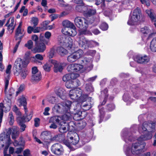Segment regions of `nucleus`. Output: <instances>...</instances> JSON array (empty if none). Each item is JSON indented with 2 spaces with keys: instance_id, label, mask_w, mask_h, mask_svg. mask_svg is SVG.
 Here are the masks:
<instances>
[{
  "instance_id": "obj_40",
  "label": "nucleus",
  "mask_w": 156,
  "mask_h": 156,
  "mask_svg": "<svg viewBox=\"0 0 156 156\" xmlns=\"http://www.w3.org/2000/svg\"><path fill=\"white\" fill-rule=\"evenodd\" d=\"M65 125H61L59 128V131L62 133L66 132L68 130V125L65 123Z\"/></svg>"
},
{
  "instance_id": "obj_38",
  "label": "nucleus",
  "mask_w": 156,
  "mask_h": 156,
  "mask_svg": "<svg viewBox=\"0 0 156 156\" xmlns=\"http://www.w3.org/2000/svg\"><path fill=\"white\" fill-rule=\"evenodd\" d=\"M60 136V135H55L52 137H50L49 141H46V142H45V143H46V145H48L52 141H59Z\"/></svg>"
},
{
  "instance_id": "obj_26",
  "label": "nucleus",
  "mask_w": 156,
  "mask_h": 156,
  "mask_svg": "<svg viewBox=\"0 0 156 156\" xmlns=\"http://www.w3.org/2000/svg\"><path fill=\"white\" fill-rule=\"evenodd\" d=\"M55 92L56 94L62 99H65V95L66 94V91L63 88L56 87L55 89Z\"/></svg>"
},
{
  "instance_id": "obj_21",
  "label": "nucleus",
  "mask_w": 156,
  "mask_h": 156,
  "mask_svg": "<svg viewBox=\"0 0 156 156\" xmlns=\"http://www.w3.org/2000/svg\"><path fill=\"white\" fill-rule=\"evenodd\" d=\"M0 141H3L4 143L7 145H9L11 144V140L10 137V135L8 132V131L6 134L3 133L0 134Z\"/></svg>"
},
{
  "instance_id": "obj_42",
  "label": "nucleus",
  "mask_w": 156,
  "mask_h": 156,
  "mask_svg": "<svg viewBox=\"0 0 156 156\" xmlns=\"http://www.w3.org/2000/svg\"><path fill=\"white\" fill-rule=\"evenodd\" d=\"M96 12L95 10L93 9H89L85 12L84 15L87 17L90 16L94 14Z\"/></svg>"
},
{
  "instance_id": "obj_6",
  "label": "nucleus",
  "mask_w": 156,
  "mask_h": 156,
  "mask_svg": "<svg viewBox=\"0 0 156 156\" xmlns=\"http://www.w3.org/2000/svg\"><path fill=\"white\" fill-rule=\"evenodd\" d=\"M141 13L140 9L137 8L134 10L132 13H131L129 16L127 22L129 25H133L136 24L140 19Z\"/></svg>"
},
{
  "instance_id": "obj_43",
  "label": "nucleus",
  "mask_w": 156,
  "mask_h": 156,
  "mask_svg": "<svg viewBox=\"0 0 156 156\" xmlns=\"http://www.w3.org/2000/svg\"><path fill=\"white\" fill-rule=\"evenodd\" d=\"M51 63L49 62V61L48 62L46 63L43 66L44 70L46 72H49L50 71L51 68L52 66Z\"/></svg>"
},
{
  "instance_id": "obj_59",
  "label": "nucleus",
  "mask_w": 156,
  "mask_h": 156,
  "mask_svg": "<svg viewBox=\"0 0 156 156\" xmlns=\"http://www.w3.org/2000/svg\"><path fill=\"white\" fill-rule=\"evenodd\" d=\"M123 99L125 101H127L129 99V97L127 93H125L123 96Z\"/></svg>"
},
{
  "instance_id": "obj_31",
  "label": "nucleus",
  "mask_w": 156,
  "mask_h": 156,
  "mask_svg": "<svg viewBox=\"0 0 156 156\" xmlns=\"http://www.w3.org/2000/svg\"><path fill=\"white\" fill-rule=\"evenodd\" d=\"M50 133L48 131H44L42 132L41 135V138L46 141H49L50 137Z\"/></svg>"
},
{
  "instance_id": "obj_5",
  "label": "nucleus",
  "mask_w": 156,
  "mask_h": 156,
  "mask_svg": "<svg viewBox=\"0 0 156 156\" xmlns=\"http://www.w3.org/2000/svg\"><path fill=\"white\" fill-rule=\"evenodd\" d=\"M79 34L78 41L80 47L86 48L87 47H91L99 45L98 43L93 41H89L84 37L83 34Z\"/></svg>"
},
{
  "instance_id": "obj_29",
  "label": "nucleus",
  "mask_w": 156,
  "mask_h": 156,
  "mask_svg": "<svg viewBox=\"0 0 156 156\" xmlns=\"http://www.w3.org/2000/svg\"><path fill=\"white\" fill-rule=\"evenodd\" d=\"M108 90L107 88L105 89L103 91H101V97L100 99L101 100L104 99L102 103V105H104L106 102V99L108 96Z\"/></svg>"
},
{
  "instance_id": "obj_62",
  "label": "nucleus",
  "mask_w": 156,
  "mask_h": 156,
  "mask_svg": "<svg viewBox=\"0 0 156 156\" xmlns=\"http://www.w3.org/2000/svg\"><path fill=\"white\" fill-rule=\"evenodd\" d=\"M34 126L35 127H37L39 125L40 123V119L38 118H36L34 120Z\"/></svg>"
},
{
  "instance_id": "obj_16",
  "label": "nucleus",
  "mask_w": 156,
  "mask_h": 156,
  "mask_svg": "<svg viewBox=\"0 0 156 156\" xmlns=\"http://www.w3.org/2000/svg\"><path fill=\"white\" fill-rule=\"evenodd\" d=\"M12 67L11 65L9 64L8 65L6 68V74L5 75V92H6V90L7 89L9 83V81L10 79V74L11 73V69Z\"/></svg>"
},
{
  "instance_id": "obj_1",
  "label": "nucleus",
  "mask_w": 156,
  "mask_h": 156,
  "mask_svg": "<svg viewBox=\"0 0 156 156\" xmlns=\"http://www.w3.org/2000/svg\"><path fill=\"white\" fill-rule=\"evenodd\" d=\"M152 137L151 134H149L147 136H144L142 135L137 139V141L133 143L131 147V152L130 149L128 145L126 144L124 145V150L127 156H150V153L147 152L143 155L140 156L139 155L140 154L142 150L144 148L145 144L144 141V140L151 139Z\"/></svg>"
},
{
  "instance_id": "obj_9",
  "label": "nucleus",
  "mask_w": 156,
  "mask_h": 156,
  "mask_svg": "<svg viewBox=\"0 0 156 156\" xmlns=\"http://www.w3.org/2000/svg\"><path fill=\"white\" fill-rule=\"evenodd\" d=\"M84 56V52L81 49L74 52L69 55L67 58V61L69 62H76Z\"/></svg>"
},
{
  "instance_id": "obj_46",
  "label": "nucleus",
  "mask_w": 156,
  "mask_h": 156,
  "mask_svg": "<svg viewBox=\"0 0 156 156\" xmlns=\"http://www.w3.org/2000/svg\"><path fill=\"white\" fill-rule=\"evenodd\" d=\"M101 106L100 105L98 106V108L100 113V120L99 121V123H100L102 121V119L104 117V112H103V109L102 108H101Z\"/></svg>"
},
{
  "instance_id": "obj_58",
  "label": "nucleus",
  "mask_w": 156,
  "mask_h": 156,
  "mask_svg": "<svg viewBox=\"0 0 156 156\" xmlns=\"http://www.w3.org/2000/svg\"><path fill=\"white\" fill-rule=\"evenodd\" d=\"M73 83L72 81H69L66 82V87L69 89L72 88H74V86L72 84Z\"/></svg>"
},
{
  "instance_id": "obj_45",
  "label": "nucleus",
  "mask_w": 156,
  "mask_h": 156,
  "mask_svg": "<svg viewBox=\"0 0 156 156\" xmlns=\"http://www.w3.org/2000/svg\"><path fill=\"white\" fill-rule=\"evenodd\" d=\"M41 76L40 73H37L36 74L33 75L31 77V80L33 81H37L41 79Z\"/></svg>"
},
{
  "instance_id": "obj_19",
  "label": "nucleus",
  "mask_w": 156,
  "mask_h": 156,
  "mask_svg": "<svg viewBox=\"0 0 156 156\" xmlns=\"http://www.w3.org/2000/svg\"><path fill=\"white\" fill-rule=\"evenodd\" d=\"M140 32L142 33V40L145 42L148 38L149 36L151 34V31L148 27H145L141 29Z\"/></svg>"
},
{
  "instance_id": "obj_23",
  "label": "nucleus",
  "mask_w": 156,
  "mask_h": 156,
  "mask_svg": "<svg viewBox=\"0 0 156 156\" xmlns=\"http://www.w3.org/2000/svg\"><path fill=\"white\" fill-rule=\"evenodd\" d=\"M79 76V74L75 73H71L64 75L62 78V80L64 82H67L71 80L72 79L76 78Z\"/></svg>"
},
{
  "instance_id": "obj_15",
  "label": "nucleus",
  "mask_w": 156,
  "mask_h": 156,
  "mask_svg": "<svg viewBox=\"0 0 156 156\" xmlns=\"http://www.w3.org/2000/svg\"><path fill=\"white\" fill-rule=\"evenodd\" d=\"M67 136L70 142L73 145H76L78 142L79 138L78 135L76 133L70 132L68 133Z\"/></svg>"
},
{
  "instance_id": "obj_12",
  "label": "nucleus",
  "mask_w": 156,
  "mask_h": 156,
  "mask_svg": "<svg viewBox=\"0 0 156 156\" xmlns=\"http://www.w3.org/2000/svg\"><path fill=\"white\" fill-rule=\"evenodd\" d=\"M133 59L135 61L138 63L145 64L148 63L150 61L149 56L146 55H135L133 57Z\"/></svg>"
},
{
  "instance_id": "obj_27",
  "label": "nucleus",
  "mask_w": 156,
  "mask_h": 156,
  "mask_svg": "<svg viewBox=\"0 0 156 156\" xmlns=\"http://www.w3.org/2000/svg\"><path fill=\"white\" fill-rule=\"evenodd\" d=\"M5 26L8 27V30L9 31L12 30L13 31L15 26L14 18H9Z\"/></svg>"
},
{
  "instance_id": "obj_54",
  "label": "nucleus",
  "mask_w": 156,
  "mask_h": 156,
  "mask_svg": "<svg viewBox=\"0 0 156 156\" xmlns=\"http://www.w3.org/2000/svg\"><path fill=\"white\" fill-rule=\"evenodd\" d=\"M100 28L103 30H106L108 28V25L106 23H102L100 26Z\"/></svg>"
},
{
  "instance_id": "obj_18",
  "label": "nucleus",
  "mask_w": 156,
  "mask_h": 156,
  "mask_svg": "<svg viewBox=\"0 0 156 156\" xmlns=\"http://www.w3.org/2000/svg\"><path fill=\"white\" fill-rule=\"evenodd\" d=\"M8 131L10 134L12 133V139L15 140L18 137L19 131L18 127L17 126H13L12 128H9Z\"/></svg>"
},
{
  "instance_id": "obj_49",
  "label": "nucleus",
  "mask_w": 156,
  "mask_h": 156,
  "mask_svg": "<svg viewBox=\"0 0 156 156\" xmlns=\"http://www.w3.org/2000/svg\"><path fill=\"white\" fill-rule=\"evenodd\" d=\"M67 70L71 73L75 72L74 71V64H72L68 66L67 68Z\"/></svg>"
},
{
  "instance_id": "obj_35",
  "label": "nucleus",
  "mask_w": 156,
  "mask_h": 156,
  "mask_svg": "<svg viewBox=\"0 0 156 156\" xmlns=\"http://www.w3.org/2000/svg\"><path fill=\"white\" fill-rule=\"evenodd\" d=\"M22 25V23L20 22L18 27L16 33V39H17L18 37L20 34H24V31L23 30L21 29V26Z\"/></svg>"
},
{
  "instance_id": "obj_41",
  "label": "nucleus",
  "mask_w": 156,
  "mask_h": 156,
  "mask_svg": "<svg viewBox=\"0 0 156 156\" xmlns=\"http://www.w3.org/2000/svg\"><path fill=\"white\" fill-rule=\"evenodd\" d=\"M74 66L75 72H81L83 68V65L77 63L74 64Z\"/></svg>"
},
{
  "instance_id": "obj_57",
  "label": "nucleus",
  "mask_w": 156,
  "mask_h": 156,
  "mask_svg": "<svg viewBox=\"0 0 156 156\" xmlns=\"http://www.w3.org/2000/svg\"><path fill=\"white\" fill-rule=\"evenodd\" d=\"M25 46L29 49H30L32 48L33 42L32 41L30 40L28 41L27 43L25 44Z\"/></svg>"
},
{
  "instance_id": "obj_36",
  "label": "nucleus",
  "mask_w": 156,
  "mask_h": 156,
  "mask_svg": "<svg viewBox=\"0 0 156 156\" xmlns=\"http://www.w3.org/2000/svg\"><path fill=\"white\" fill-rule=\"evenodd\" d=\"M151 50L153 52H156V37L154 38L151 42Z\"/></svg>"
},
{
  "instance_id": "obj_52",
  "label": "nucleus",
  "mask_w": 156,
  "mask_h": 156,
  "mask_svg": "<svg viewBox=\"0 0 156 156\" xmlns=\"http://www.w3.org/2000/svg\"><path fill=\"white\" fill-rule=\"evenodd\" d=\"M48 101L51 104H54L56 101V98L53 96H50L47 98Z\"/></svg>"
},
{
  "instance_id": "obj_50",
  "label": "nucleus",
  "mask_w": 156,
  "mask_h": 156,
  "mask_svg": "<svg viewBox=\"0 0 156 156\" xmlns=\"http://www.w3.org/2000/svg\"><path fill=\"white\" fill-rule=\"evenodd\" d=\"M31 21L34 24V26L35 27L38 24V19L37 17H33L31 18Z\"/></svg>"
},
{
  "instance_id": "obj_64",
  "label": "nucleus",
  "mask_w": 156,
  "mask_h": 156,
  "mask_svg": "<svg viewBox=\"0 0 156 156\" xmlns=\"http://www.w3.org/2000/svg\"><path fill=\"white\" fill-rule=\"evenodd\" d=\"M32 73L33 75L39 73L38 72L37 68L36 67H34L32 69Z\"/></svg>"
},
{
  "instance_id": "obj_17",
  "label": "nucleus",
  "mask_w": 156,
  "mask_h": 156,
  "mask_svg": "<svg viewBox=\"0 0 156 156\" xmlns=\"http://www.w3.org/2000/svg\"><path fill=\"white\" fill-rule=\"evenodd\" d=\"M49 62L54 65V71L55 72H61L62 71L63 68L61 63L52 59L49 60Z\"/></svg>"
},
{
  "instance_id": "obj_55",
  "label": "nucleus",
  "mask_w": 156,
  "mask_h": 156,
  "mask_svg": "<svg viewBox=\"0 0 156 156\" xmlns=\"http://www.w3.org/2000/svg\"><path fill=\"white\" fill-rule=\"evenodd\" d=\"M12 110L13 111L15 112L16 114L18 115H21V113L19 111V109L16 105H14L13 108Z\"/></svg>"
},
{
  "instance_id": "obj_56",
  "label": "nucleus",
  "mask_w": 156,
  "mask_h": 156,
  "mask_svg": "<svg viewBox=\"0 0 156 156\" xmlns=\"http://www.w3.org/2000/svg\"><path fill=\"white\" fill-rule=\"evenodd\" d=\"M115 108V106L114 104L111 103L108 104L107 106L106 109L109 111H112Z\"/></svg>"
},
{
  "instance_id": "obj_33",
  "label": "nucleus",
  "mask_w": 156,
  "mask_h": 156,
  "mask_svg": "<svg viewBox=\"0 0 156 156\" xmlns=\"http://www.w3.org/2000/svg\"><path fill=\"white\" fill-rule=\"evenodd\" d=\"M58 53L61 55L63 56L66 55L68 53V51L62 47H58L57 48Z\"/></svg>"
},
{
  "instance_id": "obj_24",
  "label": "nucleus",
  "mask_w": 156,
  "mask_h": 156,
  "mask_svg": "<svg viewBox=\"0 0 156 156\" xmlns=\"http://www.w3.org/2000/svg\"><path fill=\"white\" fill-rule=\"evenodd\" d=\"M146 13L150 17L151 21L154 23V24L156 29V15L152 9H147L146 10Z\"/></svg>"
},
{
  "instance_id": "obj_47",
  "label": "nucleus",
  "mask_w": 156,
  "mask_h": 156,
  "mask_svg": "<svg viewBox=\"0 0 156 156\" xmlns=\"http://www.w3.org/2000/svg\"><path fill=\"white\" fill-rule=\"evenodd\" d=\"M85 89L87 92L89 93L93 92L94 91V89L91 83L86 84Z\"/></svg>"
},
{
  "instance_id": "obj_39",
  "label": "nucleus",
  "mask_w": 156,
  "mask_h": 156,
  "mask_svg": "<svg viewBox=\"0 0 156 156\" xmlns=\"http://www.w3.org/2000/svg\"><path fill=\"white\" fill-rule=\"evenodd\" d=\"M62 119V117L55 116L51 117L50 119V122H56L57 123L61 122V120Z\"/></svg>"
},
{
  "instance_id": "obj_4",
  "label": "nucleus",
  "mask_w": 156,
  "mask_h": 156,
  "mask_svg": "<svg viewBox=\"0 0 156 156\" xmlns=\"http://www.w3.org/2000/svg\"><path fill=\"white\" fill-rule=\"evenodd\" d=\"M75 25L80 29L79 33L81 34H87L90 33V32L87 30L88 26V21L83 17H77L74 20Z\"/></svg>"
},
{
  "instance_id": "obj_2",
  "label": "nucleus",
  "mask_w": 156,
  "mask_h": 156,
  "mask_svg": "<svg viewBox=\"0 0 156 156\" xmlns=\"http://www.w3.org/2000/svg\"><path fill=\"white\" fill-rule=\"evenodd\" d=\"M28 64V62L27 61H23L21 58H17L14 65V69L16 72L15 74L17 76L20 75L21 79H24L28 74V72L25 69H22L23 67H25Z\"/></svg>"
},
{
  "instance_id": "obj_11",
  "label": "nucleus",
  "mask_w": 156,
  "mask_h": 156,
  "mask_svg": "<svg viewBox=\"0 0 156 156\" xmlns=\"http://www.w3.org/2000/svg\"><path fill=\"white\" fill-rule=\"evenodd\" d=\"M71 104V102L70 101H66L67 109L65 110L64 113H62L64 114L62 116V120L66 121L69 120L71 118V114H73L72 112H73L70 111V110Z\"/></svg>"
},
{
  "instance_id": "obj_32",
  "label": "nucleus",
  "mask_w": 156,
  "mask_h": 156,
  "mask_svg": "<svg viewBox=\"0 0 156 156\" xmlns=\"http://www.w3.org/2000/svg\"><path fill=\"white\" fill-rule=\"evenodd\" d=\"M19 100L20 101V105H23L24 107L25 114H27V110L26 106L27 102L26 98L24 97H22L19 98Z\"/></svg>"
},
{
  "instance_id": "obj_20",
  "label": "nucleus",
  "mask_w": 156,
  "mask_h": 156,
  "mask_svg": "<svg viewBox=\"0 0 156 156\" xmlns=\"http://www.w3.org/2000/svg\"><path fill=\"white\" fill-rule=\"evenodd\" d=\"M62 32L64 35L73 37L76 35V32L75 30V27L66 29L63 28L62 30Z\"/></svg>"
},
{
  "instance_id": "obj_7",
  "label": "nucleus",
  "mask_w": 156,
  "mask_h": 156,
  "mask_svg": "<svg viewBox=\"0 0 156 156\" xmlns=\"http://www.w3.org/2000/svg\"><path fill=\"white\" fill-rule=\"evenodd\" d=\"M156 125V121L155 120L151 121L149 122H145L143 124L142 129L144 131H147L148 133L145 135H143L144 136H147L149 134H151L152 136V133L154 131Z\"/></svg>"
},
{
  "instance_id": "obj_13",
  "label": "nucleus",
  "mask_w": 156,
  "mask_h": 156,
  "mask_svg": "<svg viewBox=\"0 0 156 156\" xmlns=\"http://www.w3.org/2000/svg\"><path fill=\"white\" fill-rule=\"evenodd\" d=\"M51 149L52 153L57 155H61L63 152L62 147L59 143H56L53 144L51 146Z\"/></svg>"
},
{
  "instance_id": "obj_22",
  "label": "nucleus",
  "mask_w": 156,
  "mask_h": 156,
  "mask_svg": "<svg viewBox=\"0 0 156 156\" xmlns=\"http://www.w3.org/2000/svg\"><path fill=\"white\" fill-rule=\"evenodd\" d=\"M92 61V58H90L89 56H86L84 57L81 60L82 62L81 63L86 67L92 68L93 67Z\"/></svg>"
},
{
  "instance_id": "obj_53",
  "label": "nucleus",
  "mask_w": 156,
  "mask_h": 156,
  "mask_svg": "<svg viewBox=\"0 0 156 156\" xmlns=\"http://www.w3.org/2000/svg\"><path fill=\"white\" fill-rule=\"evenodd\" d=\"M25 87L24 85L23 84L21 85L18 89V90L16 91V95L17 96L21 92H22L24 90Z\"/></svg>"
},
{
  "instance_id": "obj_34",
  "label": "nucleus",
  "mask_w": 156,
  "mask_h": 156,
  "mask_svg": "<svg viewBox=\"0 0 156 156\" xmlns=\"http://www.w3.org/2000/svg\"><path fill=\"white\" fill-rule=\"evenodd\" d=\"M62 24L64 27L63 28H66V29L74 27V24L68 20L63 21Z\"/></svg>"
},
{
  "instance_id": "obj_60",
  "label": "nucleus",
  "mask_w": 156,
  "mask_h": 156,
  "mask_svg": "<svg viewBox=\"0 0 156 156\" xmlns=\"http://www.w3.org/2000/svg\"><path fill=\"white\" fill-rule=\"evenodd\" d=\"M80 125L79 126L81 129H83L86 126V123L85 121H81L79 123Z\"/></svg>"
},
{
  "instance_id": "obj_14",
  "label": "nucleus",
  "mask_w": 156,
  "mask_h": 156,
  "mask_svg": "<svg viewBox=\"0 0 156 156\" xmlns=\"http://www.w3.org/2000/svg\"><path fill=\"white\" fill-rule=\"evenodd\" d=\"M32 115L31 114H30L29 115H27V114H25V115L22 117L18 118L20 121L19 125L20 126V129L22 131H24L26 127V125L23 122H24L29 121L31 118Z\"/></svg>"
},
{
  "instance_id": "obj_61",
  "label": "nucleus",
  "mask_w": 156,
  "mask_h": 156,
  "mask_svg": "<svg viewBox=\"0 0 156 156\" xmlns=\"http://www.w3.org/2000/svg\"><path fill=\"white\" fill-rule=\"evenodd\" d=\"M55 51L54 49H51L49 53L48 57L49 58H52L54 56Z\"/></svg>"
},
{
  "instance_id": "obj_3",
  "label": "nucleus",
  "mask_w": 156,
  "mask_h": 156,
  "mask_svg": "<svg viewBox=\"0 0 156 156\" xmlns=\"http://www.w3.org/2000/svg\"><path fill=\"white\" fill-rule=\"evenodd\" d=\"M75 105H76V107L74 108V111L72 112V113L74 115L73 117L74 119H76L77 117L80 118H78L77 120L80 119L85 117V114L83 115V114L85 113V112H82L80 111L81 108L84 110L87 111L90 109L91 107V104L90 102L87 103L84 101L83 102L81 105L79 103L77 104H75Z\"/></svg>"
},
{
  "instance_id": "obj_10",
  "label": "nucleus",
  "mask_w": 156,
  "mask_h": 156,
  "mask_svg": "<svg viewBox=\"0 0 156 156\" xmlns=\"http://www.w3.org/2000/svg\"><path fill=\"white\" fill-rule=\"evenodd\" d=\"M82 94V90L79 88L70 90L69 93V96L73 100H76L80 98Z\"/></svg>"
},
{
  "instance_id": "obj_51",
  "label": "nucleus",
  "mask_w": 156,
  "mask_h": 156,
  "mask_svg": "<svg viewBox=\"0 0 156 156\" xmlns=\"http://www.w3.org/2000/svg\"><path fill=\"white\" fill-rule=\"evenodd\" d=\"M96 53V51L95 50H88L86 52L87 55H90L92 57L94 56Z\"/></svg>"
},
{
  "instance_id": "obj_30",
  "label": "nucleus",
  "mask_w": 156,
  "mask_h": 156,
  "mask_svg": "<svg viewBox=\"0 0 156 156\" xmlns=\"http://www.w3.org/2000/svg\"><path fill=\"white\" fill-rule=\"evenodd\" d=\"M129 132L128 129H123L122 132L121 136L122 139L125 141L126 142V138L129 137ZM132 136H129V138H128V140L129 141H132V140H131L130 137Z\"/></svg>"
},
{
  "instance_id": "obj_63",
  "label": "nucleus",
  "mask_w": 156,
  "mask_h": 156,
  "mask_svg": "<svg viewBox=\"0 0 156 156\" xmlns=\"http://www.w3.org/2000/svg\"><path fill=\"white\" fill-rule=\"evenodd\" d=\"M50 108L49 107H47L45 108L44 112H43V114L45 115H50V114L48 113V112L49 111Z\"/></svg>"
},
{
  "instance_id": "obj_28",
  "label": "nucleus",
  "mask_w": 156,
  "mask_h": 156,
  "mask_svg": "<svg viewBox=\"0 0 156 156\" xmlns=\"http://www.w3.org/2000/svg\"><path fill=\"white\" fill-rule=\"evenodd\" d=\"M51 36V34L50 32L48 31L46 32L44 34L45 37L47 39L46 40L44 39L43 36H41L40 35V40L46 44H48L49 42V39Z\"/></svg>"
},
{
  "instance_id": "obj_8",
  "label": "nucleus",
  "mask_w": 156,
  "mask_h": 156,
  "mask_svg": "<svg viewBox=\"0 0 156 156\" xmlns=\"http://www.w3.org/2000/svg\"><path fill=\"white\" fill-rule=\"evenodd\" d=\"M58 42L61 45L71 48L73 45V41L71 37L66 35L59 36L58 38Z\"/></svg>"
},
{
  "instance_id": "obj_37",
  "label": "nucleus",
  "mask_w": 156,
  "mask_h": 156,
  "mask_svg": "<svg viewBox=\"0 0 156 156\" xmlns=\"http://www.w3.org/2000/svg\"><path fill=\"white\" fill-rule=\"evenodd\" d=\"M32 58V60L34 62L37 63H38L41 65L42 64V63L40 61H38L37 59L40 60H42L43 59V57L42 55L41 54H37L35 55V57H33Z\"/></svg>"
},
{
  "instance_id": "obj_25",
  "label": "nucleus",
  "mask_w": 156,
  "mask_h": 156,
  "mask_svg": "<svg viewBox=\"0 0 156 156\" xmlns=\"http://www.w3.org/2000/svg\"><path fill=\"white\" fill-rule=\"evenodd\" d=\"M66 104V102L63 104V105L60 104L55 105L53 108V109L59 113H64L65 110L67 109Z\"/></svg>"
},
{
  "instance_id": "obj_44",
  "label": "nucleus",
  "mask_w": 156,
  "mask_h": 156,
  "mask_svg": "<svg viewBox=\"0 0 156 156\" xmlns=\"http://www.w3.org/2000/svg\"><path fill=\"white\" fill-rule=\"evenodd\" d=\"M43 43H40L37 46V50L39 52H43L46 49V46Z\"/></svg>"
},
{
  "instance_id": "obj_48",
  "label": "nucleus",
  "mask_w": 156,
  "mask_h": 156,
  "mask_svg": "<svg viewBox=\"0 0 156 156\" xmlns=\"http://www.w3.org/2000/svg\"><path fill=\"white\" fill-rule=\"evenodd\" d=\"M9 119L10 120L9 122V124L11 126H12L13 124V122H14V117L12 113V112H10L9 113Z\"/></svg>"
}]
</instances>
